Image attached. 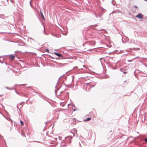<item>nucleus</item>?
I'll return each instance as SVG.
<instances>
[{"label":"nucleus","mask_w":147,"mask_h":147,"mask_svg":"<svg viewBox=\"0 0 147 147\" xmlns=\"http://www.w3.org/2000/svg\"><path fill=\"white\" fill-rule=\"evenodd\" d=\"M5 88L7 89H8V90H13V88H9V87H5Z\"/></svg>","instance_id":"9"},{"label":"nucleus","mask_w":147,"mask_h":147,"mask_svg":"<svg viewBox=\"0 0 147 147\" xmlns=\"http://www.w3.org/2000/svg\"><path fill=\"white\" fill-rule=\"evenodd\" d=\"M59 139L61 140V138H60V137L59 136Z\"/></svg>","instance_id":"29"},{"label":"nucleus","mask_w":147,"mask_h":147,"mask_svg":"<svg viewBox=\"0 0 147 147\" xmlns=\"http://www.w3.org/2000/svg\"><path fill=\"white\" fill-rule=\"evenodd\" d=\"M137 49H139V48H137Z\"/></svg>","instance_id":"42"},{"label":"nucleus","mask_w":147,"mask_h":147,"mask_svg":"<svg viewBox=\"0 0 147 147\" xmlns=\"http://www.w3.org/2000/svg\"><path fill=\"white\" fill-rule=\"evenodd\" d=\"M104 30V29H102L101 30H99L98 31H102V30Z\"/></svg>","instance_id":"23"},{"label":"nucleus","mask_w":147,"mask_h":147,"mask_svg":"<svg viewBox=\"0 0 147 147\" xmlns=\"http://www.w3.org/2000/svg\"><path fill=\"white\" fill-rule=\"evenodd\" d=\"M12 129V127H11L10 128V130H11Z\"/></svg>","instance_id":"34"},{"label":"nucleus","mask_w":147,"mask_h":147,"mask_svg":"<svg viewBox=\"0 0 147 147\" xmlns=\"http://www.w3.org/2000/svg\"><path fill=\"white\" fill-rule=\"evenodd\" d=\"M95 85L96 84L94 82H92L91 83H86L84 85V89L86 91H89V89L91 87H94Z\"/></svg>","instance_id":"1"},{"label":"nucleus","mask_w":147,"mask_h":147,"mask_svg":"<svg viewBox=\"0 0 147 147\" xmlns=\"http://www.w3.org/2000/svg\"><path fill=\"white\" fill-rule=\"evenodd\" d=\"M99 17L101 18V17L100 16H99Z\"/></svg>","instance_id":"39"},{"label":"nucleus","mask_w":147,"mask_h":147,"mask_svg":"<svg viewBox=\"0 0 147 147\" xmlns=\"http://www.w3.org/2000/svg\"><path fill=\"white\" fill-rule=\"evenodd\" d=\"M67 138H68L69 139H70V140L68 142L69 143H70L71 142V139H72V137L71 136H68L67 137H65V139L67 140Z\"/></svg>","instance_id":"5"},{"label":"nucleus","mask_w":147,"mask_h":147,"mask_svg":"<svg viewBox=\"0 0 147 147\" xmlns=\"http://www.w3.org/2000/svg\"><path fill=\"white\" fill-rule=\"evenodd\" d=\"M59 83V80H58V82H57V84L58 85H59V84H58V83Z\"/></svg>","instance_id":"27"},{"label":"nucleus","mask_w":147,"mask_h":147,"mask_svg":"<svg viewBox=\"0 0 147 147\" xmlns=\"http://www.w3.org/2000/svg\"><path fill=\"white\" fill-rule=\"evenodd\" d=\"M76 111V109H74L73 110V111Z\"/></svg>","instance_id":"30"},{"label":"nucleus","mask_w":147,"mask_h":147,"mask_svg":"<svg viewBox=\"0 0 147 147\" xmlns=\"http://www.w3.org/2000/svg\"><path fill=\"white\" fill-rule=\"evenodd\" d=\"M126 69L124 68H121L120 69L121 71L123 72L124 74H126L127 73V72L125 71Z\"/></svg>","instance_id":"4"},{"label":"nucleus","mask_w":147,"mask_h":147,"mask_svg":"<svg viewBox=\"0 0 147 147\" xmlns=\"http://www.w3.org/2000/svg\"><path fill=\"white\" fill-rule=\"evenodd\" d=\"M136 17L138 18L141 19L143 18V15L141 13H138L136 16Z\"/></svg>","instance_id":"2"},{"label":"nucleus","mask_w":147,"mask_h":147,"mask_svg":"<svg viewBox=\"0 0 147 147\" xmlns=\"http://www.w3.org/2000/svg\"><path fill=\"white\" fill-rule=\"evenodd\" d=\"M127 61L128 62H131L132 61V60H128Z\"/></svg>","instance_id":"15"},{"label":"nucleus","mask_w":147,"mask_h":147,"mask_svg":"<svg viewBox=\"0 0 147 147\" xmlns=\"http://www.w3.org/2000/svg\"><path fill=\"white\" fill-rule=\"evenodd\" d=\"M103 59V58L102 57V58H100L99 59V60H100V62L101 63V59Z\"/></svg>","instance_id":"16"},{"label":"nucleus","mask_w":147,"mask_h":147,"mask_svg":"<svg viewBox=\"0 0 147 147\" xmlns=\"http://www.w3.org/2000/svg\"><path fill=\"white\" fill-rule=\"evenodd\" d=\"M31 0H30V5L31 6H32V3H31Z\"/></svg>","instance_id":"18"},{"label":"nucleus","mask_w":147,"mask_h":147,"mask_svg":"<svg viewBox=\"0 0 147 147\" xmlns=\"http://www.w3.org/2000/svg\"><path fill=\"white\" fill-rule=\"evenodd\" d=\"M144 140L146 142H147V139H145Z\"/></svg>","instance_id":"20"},{"label":"nucleus","mask_w":147,"mask_h":147,"mask_svg":"<svg viewBox=\"0 0 147 147\" xmlns=\"http://www.w3.org/2000/svg\"><path fill=\"white\" fill-rule=\"evenodd\" d=\"M121 40H122V42H123V40L122 38Z\"/></svg>","instance_id":"31"},{"label":"nucleus","mask_w":147,"mask_h":147,"mask_svg":"<svg viewBox=\"0 0 147 147\" xmlns=\"http://www.w3.org/2000/svg\"><path fill=\"white\" fill-rule=\"evenodd\" d=\"M49 56V58H51V56L50 55H49V56Z\"/></svg>","instance_id":"26"},{"label":"nucleus","mask_w":147,"mask_h":147,"mask_svg":"<svg viewBox=\"0 0 147 147\" xmlns=\"http://www.w3.org/2000/svg\"><path fill=\"white\" fill-rule=\"evenodd\" d=\"M17 108H18V109H19L18 107L17 106Z\"/></svg>","instance_id":"37"},{"label":"nucleus","mask_w":147,"mask_h":147,"mask_svg":"<svg viewBox=\"0 0 147 147\" xmlns=\"http://www.w3.org/2000/svg\"><path fill=\"white\" fill-rule=\"evenodd\" d=\"M1 106L2 107V108L3 109V108H4V106L2 105H1Z\"/></svg>","instance_id":"19"},{"label":"nucleus","mask_w":147,"mask_h":147,"mask_svg":"<svg viewBox=\"0 0 147 147\" xmlns=\"http://www.w3.org/2000/svg\"><path fill=\"white\" fill-rule=\"evenodd\" d=\"M51 58L52 59H54V58L53 57L51 56Z\"/></svg>","instance_id":"25"},{"label":"nucleus","mask_w":147,"mask_h":147,"mask_svg":"<svg viewBox=\"0 0 147 147\" xmlns=\"http://www.w3.org/2000/svg\"><path fill=\"white\" fill-rule=\"evenodd\" d=\"M56 59H57V58H56Z\"/></svg>","instance_id":"50"},{"label":"nucleus","mask_w":147,"mask_h":147,"mask_svg":"<svg viewBox=\"0 0 147 147\" xmlns=\"http://www.w3.org/2000/svg\"><path fill=\"white\" fill-rule=\"evenodd\" d=\"M53 53L59 57H63V56L61 54H60L59 53L54 52Z\"/></svg>","instance_id":"3"},{"label":"nucleus","mask_w":147,"mask_h":147,"mask_svg":"<svg viewBox=\"0 0 147 147\" xmlns=\"http://www.w3.org/2000/svg\"><path fill=\"white\" fill-rule=\"evenodd\" d=\"M9 56H11L12 60L14 59L15 58V56L13 54L9 55Z\"/></svg>","instance_id":"8"},{"label":"nucleus","mask_w":147,"mask_h":147,"mask_svg":"<svg viewBox=\"0 0 147 147\" xmlns=\"http://www.w3.org/2000/svg\"><path fill=\"white\" fill-rule=\"evenodd\" d=\"M57 85H56V86H55V88H57Z\"/></svg>","instance_id":"38"},{"label":"nucleus","mask_w":147,"mask_h":147,"mask_svg":"<svg viewBox=\"0 0 147 147\" xmlns=\"http://www.w3.org/2000/svg\"><path fill=\"white\" fill-rule=\"evenodd\" d=\"M5 64H6V65H7V63H6V62H5Z\"/></svg>","instance_id":"44"},{"label":"nucleus","mask_w":147,"mask_h":147,"mask_svg":"<svg viewBox=\"0 0 147 147\" xmlns=\"http://www.w3.org/2000/svg\"><path fill=\"white\" fill-rule=\"evenodd\" d=\"M111 131H110V132H111Z\"/></svg>","instance_id":"48"},{"label":"nucleus","mask_w":147,"mask_h":147,"mask_svg":"<svg viewBox=\"0 0 147 147\" xmlns=\"http://www.w3.org/2000/svg\"><path fill=\"white\" fill-rule=\"evenodd\" d=\"M130 42L131 43H133L135 45L136 44V43L135 42V40L133 39H131L130 40Z\"/></svg>","instance_id":"6"},{"label":"nucleus","mask_w":147,"mask_h":147,"mask_svg":"<svg viewBox=\"0 0 147 147\" xmlns=\"http://www.w3.org/2000/svg\"><path fill=\"white\" fill-rule=\"evenodd\" d=\"M95 15L96 17V18L97 17V15L95 14Z\"/></svg>","instance_id":"28"},{"label":"nucleus","mask_w":147,"mask_h":147,"mask_svg":"<svg viewBox=\"0 0 147 147\" xmlns=\"http://www.w3.org/2000/svg\"><path fill=\"white\" fill-rule=\"evenodd\" d=\"M7 119L9 121V120H10L11 121V123H13V121H12V120L9 118H8V119Z\"/></svg>","instance_id":"12"},{"label":"nucleus","mask_w":147,"mask_h":147,"mask_svg":"<svg viewBox=\"0 0 147 147\" xmlns=\"http://www.w3.org/2000/svg\"><path fill=\"white\" fill-rule=\"evenodd\" d=\"M40 14H41V15L42 17V19H43V20H45V17H44V15H43V14L42 12V11H40Z\"/></svg>","instance_id":"7"},{"label":"nucleus","mask_w":147,"mask_h":147,"mask_svg":"<svg viewBox=\"0 0 147 147\" xmlns=\"http://www.w3.org/2000/svg\"><path fill=\"white\" fill-rule=\"evenodd\" d=\"M45 51H46V52H47V53H49V49H46V50H45Z\"/></svg>","instance_id":"13"},{"label":"nucleus","mask_w":147,"mask_h":147,"mask_svg":"<svg viewBox=\"0 0 147 147\" xmlns=\"http://www.w3.org/2000/svg\"><path fill=\"white\" fill-rule=\"evenodd\" d=\"M82 45H83V46H84V44H82Z\"/></svg>","instance_id":"33"},{"label":"nucleus","mask_w":147,"mask_h":147,"mask_svg":"<svg viewBox=\"0 0 147 147\" xmlns=\"http://www.w3.org/2000/svg\"><path fill=\"white\" fill-rule=\"evenodd\" d=\"M71 134H72L73 135V136H74V134L73 133H71Z\"/></svg>","instance_id":"35"},{"label":"nucleus","mask_w":147,"mask_h":147,"mask_svg":"<svg viewBox=\"0 0 147 147\" xmlns=\"http://www.w3.org/2000/svg\"><path fill=\"white\" fill-rule=\"evenodd\" d=\"M0 33H4V32H0Z\"/></svg>","instance_id":"40"},{"label":"nucleus","mask_w":147,"mask_h":147,"mask_svg":"<svg viewBox=\"0 0 147 147\" xmlns=\"http://www.w3.org/2000/svg\"><path fill=\"white\" fill-rule=\"evenodd\" d=\"M91 119V118H90V117H88V118L87 119H86L85 120L86 121H89Z\"/></svg>","instance_id":"10"},{"label":"nucleus","mask_w":147,"mask_h":147,"mask_svg":"<svg viewBox=\"0 0 147 147\" xmlns=\"http://www.w3.org/2000/svg\"><path fill=\"white\" fill-rule=\"evenodd\" d=\"M127 55V54H124V55Z\"/></svg>","instance_id":"32"},{"label":"nucleus","mask_w":147,"mask_h":147,"mask_svg":"<svg viewBox=\"0 0 147 147\" xmlns=\"http://www.w3.org/2000/svg\"><path fill=\"white\" fill-rule=\"evenodd\" d=\"M30 39H31V40H34V39H32V38H30Z\"/></svg>","instance_id":"24"},{"label":"nucleus","mask_w":147,"mask_h":147,"mask_svg":"<svg viewBox=\"0 0 147 147\" xmlns=\"http://www.w3.org/2000/svg\"><path fill=\"white\" fill-rule=\"evenodd\" d=\"M17 84H16V86H17Z\"/></svg>","instance_id":"51"},{"label":"nucleus","mask_w":147,"mask_h":147,"mask_svg":"<svg viewBox=\"0 0 147 147\" xmlns=\"http://www.w3.org/2000/svg\"><path fill=\"white\" fill-rule=\"evenodd\" d=\"M144 0L145 1H147L146 0Z\"/></svg>","instance_id":"41"},{"label":"nucleus","mask_w":147,"mask_h":147,"mask_svg":"<svg viewBox=\"0 0 147 147\" xmlns=\"http://www.w3.org/2000/svg\"><path fill=\"white\" fill-rule=\"evenodd\" d=\"M20 123L21 124V125H23L24 122H23V121H22L21 120H20Z\"/></svg>","instance_id":"14"},{"label":"nucleus","mask_w":147,"mask_h":147,"mask_svg":"<svg viewBox=\"0 0 147 147\" xmlns=\"http://www.w3.org/2000/svg\"><path fill=\"white\" fill-rule=\"evenodd\" d=\"M105 32H107V31H105Z\"/></svg>","instance_id":"46"},{"label":"nucleus","mask_w":147,"mask_h":147,"mask_svg":"<svg viewBox=\"0 0 147 147\" xmlns=\"http://www.w3.org/2000/svg\"><path fill=\"white\" fill-rule=\"evenodd\" d=\"M135 8H138V7L136 6H135Z\"/></svg>","instance_id":"21"},{"label":"nucleus","mask_w":147,"mask_h":147,"mask_svg":"<svg viewBox=\"0 0 147 147\" xmlns=\"http://www.w3.org/2000/svg\"><path fill=\"white\" fill-rule=\"evenodd\" d=\"M2 57V56H0V58L1 57Z\"/></svg>","instance_id":"43"},{"label":"nucleus","mask_w":147,"mask_h":147,"mask_svg":"<svg viewBox=\"0 0 147 147\" xmlns=\"http://www.w3.org/2000/svg\"><path fill=\"white\" fill-rule=\"evenodd\" d=\"M60 78H59V80Z\"/></svg>","instance_id":"49"},{"label":"nucleus","mask_w":147,"mask_h":147,"mask_svg":"<svg viewBox=\"0 0 147 147\" xmlns=\"http://www.w3.org/2000/svg\"><path fill=\"white\" fill-rule=\"evenodd\" d=\"M60 88V87L57 90H56V89H55V94H57V92L58 90H59V88Z\"/></svg>","instance_id":"11"},{"label":"nucleus","mask_w":147,"mask_h":147,"mask_svg":"<svg viewBox=\"0 0 147 147\" xmlns=\"http://www.w3.org/2000/svg\"><path fill=\"white\" fill-rule=\"evenodd\" d=\"M7 2H8V0H7Z\"/></svg>","instance_id":"47"},{"label":"nucleus","mask_w":147,"mask_h":147,"mask_svg":"<svg viewBox=\"0 0 147 147\" xmlns=\"http://www.w3.org/2000/svg\"><path fill=\"white\" fill-rule=\"evenodd\" d=\"M28 100H28H26V101H27Z\"/></svg>","instance_id":"45"},{"label":"nucleus","mask_w":147,"mask_h":147,"mask_svg":"<svg viewBox=\"0 0 147 147\" xmlns=\"http://www.w3.org/2000/svg\"><path fill=\"white\" fill-rule=\"evenodd\" d=\"M15 91L16 92V94H18V92L15 90Z\"/></svg>","instance_id":"22"},{"label":"nucleus","mask_w":147,"mask_h":147,"mask_svg":"<svg viewBox=\"0 0 147 147\" xmlns=\"http://www.w3.org/2000/svg\"><path fill=\"white\" fill-rule=\"evenodd\" d=\"M44 33L46 34V32H45V28L44 27Z\"/></svg>","instance_id":"17"},{"label":"nucleus","mask_w":147,"mask_h":147,"mask_svg":"<svg viewBox=\"0 0 147 147\" xmlns=\"http://www.w3.org/2000/svg\"><path fill=\"white\" fill-rule=\"evenodd\" d=\"M55 140H57V138H55Z\"/></svg>","instance_id":"36"}]
</instances>
